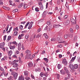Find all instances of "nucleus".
I'll return each mask as SVG.
<instances>
[{"label": "nucleus", "instance_id": "nucleus-1", "mask_svg": "<svg viewBox=\"0 0 80 80\" xmlns=\"http://www.w3.org/2000/svg\"><path fill=\"white\" fill-rule=\"evenodd\" d=\"M11 75L13 76L15 80H16L18 77V73L14 72H11Z\"/></svg>", "mask_w": 80, "mask_h": 80}, {"label": "nucleus", "instance_id": "nucleus-2", "mask_svg": "<svg viewBox=\"0 0 80 80\" xmlns=\"http://www.w3.org/2000/svg\"><path fill=\"white\" fill-rule=\"evenodd\" d=\"M73 63H72V62H69V67L70 68L71 70H73Z\"/></svg>", "mask_w": 80, "mask_h": 80}, {"label": "nucleus", "instance_id": "nucleus-3", "mask_svg": "<svg viewBox=\"0 0 80 80\" xmlns=\"http://www.w3.org/2000/svg\"><path fill=\"white\" fill-rule=\"evenodd\" d=\"M67 75H66V77H65V80H68V79L70 78L71 75L70 74H67Z\"/></svg>", "mask_w": 80, "mask_h": 80}, {"label": "nucleus", "instance_id": "nucleus-4", "mask_svg": "<svg viewBox=\"0 0 80 80\" xmlns=\"http://www.w3.org/2000/svg\"><path fill=\"white\" fill-rule=\"evenodd\" d=\"M12 64L13 65V67L14 68L17 67H18V64L17 63H16V62H12Z\"/></svg>", "mask_w": 80, "mask_h": 80}, {"label": "nucleus", "instance_id": "nucleus-5", "mask_svg": "<svg viewBox=\"0 0 80 80\" xmlns=\"http://www.w3.org/2000/svg\"><path fill=\"white\" fill-rule=\"evenodd\" d=\"M64 68L66 71L67 74H70V72L68 70V69L66 67H64Z\"/></svg>", "mask_w": 80, "mask_h": 80}, {"label": "nucleus", "instance_id": "nucleus-6", "mask_svg": "<svg viewBox=\"0 0 80 80\" xmlns=\"http://www.w3.org/2000/svg\"><path fill=\"white\" fill-rule=\"evenodd\" d=\"M62 63L64 64L66 66L67 65V61L65 59H64L62 60Z\"/></svg>", "mask_w": 80, "mask_h": 80}, {"label": "nucleus", "instance_id": "nucleus-7", "mask_svg": "<svg viewBox=\"0 0 80 80\" xmlns=\"http://www.w3.org/2000/svg\"><path fill=\"white\" fill-rule=\"evenodd\" d=\"M31 55H26L25 57L26 59H30V60H32V58L31 57Z\"/></svg>", "mask_w": 80, "mask_h": 80}, {"label": "nucleus", "instance_id": "nucleus-8", "mask_svg": "<svg viewBox=\"0 0 80 80\" xmlns=\"http://www.w3.org/2000/svg\"><path fill=\"white\" fill-rule=\"evenodd\" d=\"M13 53V52L12 50H10V51H8L7 52V53L8 56H11Z\"/></svg>", "mask_w": 80, "mask_h": 80}, {"label": "nucleus", "instance_id": "nucleus-9", "mask_svg": "<svg viewBox=\"0 0 80 80\" xmlns=\"http://www.w3.org/2000/svg\"><path fill=\"white\" fill-rule=\"evenodd\" d=\"M61 40V42H59V43H65L66 45H67L68 44V42H67L64 41H63V39L62 38H61L60 39Z\"/></svg>", "mask_w": 80, "mask_h": 80}, {"label": "nucleus", "instance_id": "nucleus-10", "mask_svg": "<svg viewBox=\"0 0 80 80\" xmlns=\"http://www.w3.org/2000/svg\"><path fill=\"white\" fill-rule=\"evenodd\" d=\"M25 53L26 55H31V52L28 50H27L25 52Z\"/></svg>", "mask_w": 80, "mask_h": 80}, {"label": "nucleus", "instance_id": "nucleus-11", "mask_svg": "<svg viewBox=\"0 0 80 80\" xmlns=\"http://www.w3.org/2000/svg\"><path fill=\"white\" fill-rule=\"evenodd\" d=\"M36 35L35 34H34V35L31 36L30 38V41H31V42H32V41H33V39H34L35 38Z\"/></svg>", "mask_w": 80, "mask_h": 80}, {"label": "nucleus", "instance_id": "nucleus-12", "mask_svg": "<svg viewBox=\"0 0 80 80\" xmlns=\"http://www.w3.org/2000/svg\"><path fill=\"white\" fill-rule=\"evenodd\" d=\"M33 22H30V24L28 26V29H31L32 27V24H33Z\"/></svg>", "mask_w": 80, "mask_h": 80}, {"label": "nucleus", "instance_id": "nucleus-13", "mask_svg": "<svg viewBox=\"0 0 80 80\" xmlns=\"http://www.w3.org/2000/svg\"><path fill=\"white\" fill-rule=\"evenodd\" d=\"M28 66L29 68H31V67H33V63H32V62H30L28 63Z\"/></svg>", "mask_w": 80, "mask_h": 80}, {"label": "nucleus", "instance_id": "nucleus-14", "mask_svg": "<svg viewBox=\"0 0 80 80\" xmlns=\"http://www.w3.org/2000/svg\"><path fill=\"white\" fill-rule=\"evenodd\" d=\"M9 48L11 50H13V49H15V45L10 46Z\"/></svg>", "mask_w": 80, "mask_h": 80}, {"label": "nucleus", "instance_id": "nucleus-15", "mask_svg": "<svg viewBox=\"0 0 80 80\" xmlns=\"http://www.w3.org/2000/svg\"><path fill=\"white\" fill-rule=\"evenodd\" d=\"M18 80H24V78L23 77L22 75L19 77L18 79Z\"/></svg>", "mask_w": 80, "mask_h": 80}, {"label": "nucleus", "instance_id": "nucleus-16", "mask_svg": "<svg viewBox=\"0 0 80 80\" xmlns=\"http://www.w3.org/2000/svg\"><path fill=\"white\" fill-rule=\"evenodd\" d=\"M61 27V26L59 24L57 25L54 24L53 25V27L54 28H58V27Z\"/></svg>", "mask_w": 80, "mask_h": 80}, {"label": "nucleus", "instance_id": "nucleus-17", "mask_svg": "<svg viewBox=\"0 0 80 80\" xmlns=\"http://www.w3.org/2000/svg\"><path fill=\"white\" fill-rule=\"evenodd\" d=\"M60 72L62 75H65L66 74V72L63 70H62L60 71Z\"/></svg>", "mask_w": 80, "mask_h": 80}, {"label": "nucleus", "instance_id": "nucleus-18", "mask_svg": "<svg viewBox=\"0 0 80 80\" xmlns=\"http://www.w3.org/2000/svg\"><path fill=\"white\" fill-rule=\"evenodd\" d=\"M2 8L6 10H9L10 9V8H8L7 7L5 6H3Z\"/></svg>", "mask_w": 80, "mask_h": 80}, {"label": "nucleus", "instance_id": "nucleus-19", "mask_svg": "<svg viewBox=\"0 0 80 80\" xmlns=\"http://www.w3.org/2000/svg\"><path fill=\"white\" fill-rule=\"evenodd\" d=\"M24 74L25 76H28V72L27 71H24Z\"/></svg>", "mask_w": 80, "mask_h": 80}, {"label": "nucleus", "instance_id": "nucleus-20", "mask_svg": "<svg viewBox=\"0 0 80 80\" xmlns=\"http://www.w3.org/2000/svg\"><path fill=\"white\" fill-rule=\"evenodd\" d=\"M47 14V11H45L43 12L42 15L43 17H45V16H46V14Z\"/></svg>", "mask_w": 80, "mask_h": 80}, {"label": "nucleus", "instance_id": "nucleus-21", "mask_svg": "<svg viewBox=\"0 0 80 80\" xmlns=\"http://www.w3.org/2000/svg\"><path fill=\"white\" fill-rule=\"evenodd\" d=\"M72 24V25H75L76 24V20H72L71 21Z\"/></svg>", "mask_w": 80, "mask_h": 80}, {"label": "nucleus", "instance_id": "nucleus-22", "mask_svg": "<svg viewBox=\"0 0 80 80\" xmlns=\"http://www.w3.org/2000/svg\"><path fill=\"white\" fill-rule=\"evenodd\" d=\"M23 5V3L22 2L21 4H19L18 6V8H21V7H22V6Z\"/></svg>", "mask_w": 80, "mask_h": 80}, {"label": "nucleus", "instance_id": "nucleus-23", "mask_svg": "<svg viewBox=\"0 0 80 80\" xmlns=\"http://www.w3.org/2000/svg\"><path fill=\"white\" fill-rule=\"evenodd\" d=\"M73 67L75 69H77L78 68V65L77 64H75L74 65Z\"/></svg>", "mask_w": 80, "mask_h": 80}, {"label": "nucleus", "instance_id": "nucleus-24", "mask_svg": "<svg viewBox=\"0 0 80 80\" xmlns=\"http://www.w3.org/2000/svg\"><path fill=\"white\" fill-rule=\"evenodd\" d=\"M52 28V25H51L50 26V27L49 26V27L48 28L47 30H48V31H50V30H51Z\"/></svg>", "mask_w": 80, "mask_h": 80}, {"label": "nucleus", "instance_id": "nucleus-25", "mask_svg": "<svg viewBox=\"0 0 80 80\" xmlns=\"http://www.w3.org/2000/svg\"><path fill=\"white\" fill-rule=\"evenodd\" d=\"M45 38H46V39H47V38H48V36L47 35V34L46 33H44L43 34Z\"/></svg>", "mask_w": 80, "mask_h": 80}, {"label": "nucleus", "instance_id": "nucleus-26", "mask_svg": "<svg viewBox=\"0 0 80 80\" xmlns=\"http://www.w3.org/2000/svg\"><path fill=\"white\" fill-rule=\"evenodd\" d=\"M11 38H12V36H8V39L7 40V42H9L10 40L11 39Z\"/></svg>", "mask_w": 80, "mask_h": 80}, {"label": "nucleus", "instance_id": "nucleus-27", "mask_svg": "<svg viewBox=\"0 0 80 80\" xmlns=\"http://www.w3.org/2000/svg\"><path fill=\"white\" fill-rule=\"evenodd\" d=\"M4 45H5V43L4 42L1 43L0 44V47H4Z\"/></svg>", "mask_w": 80, "mask_h": 80}, {"label": "nucleus", "instance_id": "nucleus-28", "mask_svg": "<svg viewBox=\"0 0 80 80\" xmlns=\"http://www.w3.org/2000/svg\"><path fill=\"white\" fill-rule=\"evenodd\" d=\"M76 58V56H75L74 57L72 58V59L70 60V62H72L74 61V60Z\"/></svg>", "mask_w": 80, "mask_h": 80}, {"label": "nucleus", "instance_id": "nucleus-29", "mask_svg": "<svg viewBox=\"0 0 80 80\" xmlns=\"http://www.w3.org/2000/svg\"><path fill=\"white\" fill-rule=\"evenodd\" d=\"M47 24L48 25L49 27H50V26L52 25H51V22H50V21H48L47 22Z\"/></svg>", "mask_w": 80, "mask_h": 80}, {"label": "nucleus", "instance_id": "nucleus-30", "mask_svg": "<svg viewBox=\"0 0 80 80\" xmlns=\"http://www.w3.org/2000/svg\"><path fill=\"white\" fill-rule=\"evenodd\" d=\"M40 10H43V5H41L39 6Z\"/></svg>", "mask_w": 80, "mask_h": 80}, {"label": "nucleus", "instance_id": "nucleus-31", "mask_svg": "<svg viewBox=\"0 0 80 80\" xmlns=\"http://www.w3.org/2000/svg\"><path fill=\"white\" fill-rule=\"evenodd\" d=\"M43 59L44 60L46 61V63H48V60L47 58H44Z\"/></svg>", "mask_w": 80, "mask_h": 80}, {"label": "nucleus", "instance_id": "nucleus-32", "mask_svg": "<svg viewBox=\"0 0 80 80\" xmlns=\"http://www.w3.org/2000/svg\"><path fill=\"white\" fill-rule=\"evenodd\" d=\"M35 10L36 12H39V10H40V9L38 7H36L35 8Z\"/></svg>", "mask_w": 80, "mask_h": 80}, {"label": "nucleus", "instance_id": "nucleus-33", "mask_svg": "<svg viewBox=\"0 0 80 80\" xmlns=\"http://www.w3.org/2000/svg\"><path fill=\"white\" fill-rule=\"evenodd\" d=\"M44 75L45 74H44L43 72H41L40 74V75L41 77H43Z\"/></svg>", "mask_w": 80, "mask_h": 80}, {"label": "nucleus", "instance_id": "nucleus-34", "mask_svg": "<svg viewBox=\"0 0 80 80\" xmlns=\"http://www.w3.org/2000/svg\"><path fill=\"white\" fill-rule=\"evenodd\" d=\"M14 35L15 36H17V35H18V32L17 31H15L14 33Z\"/></svg>", "mask_w": 80, "mask_h": 80}, {"label": "nucleus", "instance_id": "nucleus-35", "mask_svg": "<svg viewBox=\"0 0 80 80\" xmlns=\"http://www.w3.org/2000/svg\"><path fill=\"white\" fill-rule=\"evenodd\" d=\"M68 37H69V35H66L64 36V38H68Z\"/></svg>", "mask_w": 80, "mask_h": 80}, {"label": "nucleus", "instance_id": "nucleus-36", "mask_svg": "<svg viewBox=\"0 0 80 80\" xmlns=\"http://www.w3.org/2000/svg\"><path fill=\"white\" fill-rule=\"evenodd\" d=\"M58 69H60L62 68V66L60 64H58Z\"/></svg>", "mask_w": 80, "mask_h": 80}, {"label": "nucleus", "instance_id": "nucleus-37", "mask_svg": "<svg viewBox=\"0 0 80 80\" xmlns=\"http://www.w3.org/2000/svg\"><path fill=\"white\" fill-rule=\"evenodd\" d=\"M7 17L9 20H11V19L13 18V17H11L10 16H8Z\"/></svg>", "mask_w": 80, "mask_h": 80}, {"label": "nucleus", "instance_id": "nucleus-38", "mask_svg": "<svg viewBox=\"0 0 80 80\" xmlns=\"http://www.w3.org/2000/svg\"><path fill=\"white\" fill-rule=\"evenodd\" d=\"M12 44H14V45H18V43H17L16 41H13L12 42Z\"/></svg>", "mask_w": 80, "mask_h": 80}, {"label": "nucleus", "instance_id": "nucleus-39", "mask_svg": "<svg viewBox=\"0 0 80 80\" xmlns=\"http://www.w3.org/2000/svg\"><path fill=\"white\" fill-rule=\"evenodd\" d=\"M24 9H25V8H27V7H28V6L26 4L24 3Z\"/></svg>", "mask_w": 80, "mask_h": 80}, {"label": "nucleus", "instance_id": "nucleus-40", "mask_svg": "<svg viewBox=\"0 0 80 80\" xmlns=\"http://www.w3.org/2000/svg\"><path fill=\"white\" fill-rule=\"evenodd\" d=\"M0 70L1 71L3 72H5V70H4V69L2 67H1V68H0Z\"/></svg>", "mask_w": 80, "mask_h": 80}, {"label": "nucleus", "instance_id": "nucleus-41", "mask_svg": "<svg viewBox=\"0 0 80 80\" xmlns=\"http://www.w3.org/2000/svg\"><path fill=\"white\" fill-rule=\"evenodd\" d=\"M30 23V22H28L27 24H26L25 26V28H27V27L28 25V24Z\"/></svg>", "mask_w": 80, "mask_h": 80}, {"label": "nucleus", "instance_id": "nucleus-42", "mask_svg": "<svg viewBox=\"0 0 80 80\" xmlns=\"http://www.w3.org/2000/svg\"><path fill=\"white\" fill-rule=\"evenodd\" d=\"M19 53H20V52H19V51H18V50H16L15 52V54H16L17 55Z\"/></svg>", "mask_w": 80, "mask_h": 80}, {"label": "nucleus", "instance_id": "nucleus-43", "mask_svg": "<svg viewBox=\"0 0 80 80\" xmlns=\"http://www.w3.org/2000/svg\"><path fill=\"white\" fill-rule=\"evenodd\" d=\"M0 48L4 52L5 51V47L4 46L2 47H1Z\"/></svg>", "mask_w": 80, "mask_h": 80}, {"label": "nucleus", "instance_id": "nucleus-44", "mask_svg": "<svg viewBox=\"0 0 80 80\" xmlns=\"http://www.w3.org/2000/svg\"><path fill=\"white\" fill-rule=\"evenodd\" d=\"M18 12V9H16L15 10H13L12 11V12H13V13H15V12Z\"/></svg>", "mask_w": 80, "mask_h": 80}, {"label": "nucleus", "instance_id": "nucleus-45", "mask_svg": "<svg viewBox=\"0 0 80 80\" xmlns=\"http://www.w3.org/2000/svg\"><path fill=\"white\" fill-rule=\"evenodd\" d=\"M58 48H62V45L61 44H59L57 46Z\"/></svg>", "mask_w": 80, "mask_h": 80}, {"label": "nucleus", "instance_id": "nucleus-46", "mask_svg": "<svg viewBox=\"0 0 80 80\" xmlns=\"http://www.w3.org/2000/svg\"><path fill=\"white\" fill-rule=\"evenodd\" d=\"M4 76H5V77H7V75H8V72H7L6 73L5 72V71H4Z\"/></svg>", "mask_w": 80, "mask_h": 80}, {"label": "nucleus", "instance_id": "nucleus-47", "mask_svg": "<svg viewBox=\"0 0 80 80\" xmlns=\"http://www.w3.org/2000/svg\"><path fill=\"white\" fill-rule=\"evenodd\" d=\"M70 32L71 33H73V30L72 28H70Z\"/></svg>", "mask_w": 80, "mask_h": 80}, {"label": "nucleus", "instance_id": "nucleus-48", "mask_svg": "<svg viewBox=\"0 0 80 80\" xmlns=\"http://www.w3.org/2000/svg\"><path fill=\"white\" fill-rule=\"evenodd\" d=\"M41 35H42L40 34H38L37 35L36 38H39V37H41Z\"/></svg>", "mask_w": 80, "mask_h": 80}, {"label": "nucleus", "instance_id": "nucleus-49", "mask_svg": "<svg viewBox=\"0 0 80 80\" xmlns=\"http://www.w3.org/2000/svg\"><path fill=\"white\" fill-rule=\"evenodd\" d=\"M23 26L21 25L19 26V28L20 29V30H22V28H23Z\"/></svg>", "mask_w": 80, "mask_h": 80}, {"label": "nucleus", "instance_id": "nucleus-50", "mask_svg": "<svg viewBox=\"0 0 80 80\" xmlns=\"http://www.w3.org/2000/svg\"><path fill=\"white\" fill-rule=\"evenodd\" d=\"M6 38H7V35H5L4 36V38H3V39L4 41L6 40Z\"/></svg>", "mask_w": 80, "mask_h": 80}, {"label": "nucleus", "instance_id": "nucleus-51", "mask_svg": "<svg viewBox=\"0 0 80 80\" xmlns=\"http://www.w3.org/2000/svg\"><path fill=\"white\" fill-rule=\"evenodd\" d=\"M25 79L26 80H28L29 79H30V78L28 77H26L25 78Z\"/></svg>", "mask_w": 80, "mask_h": 80}, {"label": "nucleus", "instance_id": "nucleus-52", "mask_svg": "<svg viewBox=\"0 0 80 80\" xmlns=\"http://www.w3.org/2000/svg\"><path fill=\"white\" fill-rule=\"evenodd\" d=\"M57 78L58 79H60V75L58 74H57Z\"/></svg>", "mask_w": 80, "mask_h": 80}, {"label": "nucleus", "instance_id": "nucleus-53", "mask_svg": "<svg viewBox=\"0 0 80 80\" xmlns=\"http://www.w3.org/2000/svg\"><path fill=\"white\" fill-rule=\"evenodd\" d=\"M13 78V77L10 76L9 78H8V80H12Z\"/></svg>", "mask_w": 80, "mask_h": 80}, {"label": "nucleus", "instance_id": "nucleus-54", "mask_svg": "<svg viewBox=\"0 0 80 80\" xmlns=\"http://www.w3.org/2000/svg\"><path fill=\"white\" fill-rule=\"evenodd\" d=\"M19 62L20 63H23V61H22L21 60V59L20 58H19Z\"/></svg>", "mask_w": 80, "mask_h": 80}, {"label": "nucleus", "instance_id": "nucleus-55", "mask_svg": "<svg viewBox=\"0 0 80 80\" xmlns=\"http://www.w3.org/2000/svg\"><path fill=\"white\" fill-rule=\"evenodd\" d=\"M41 31V28H39L37 32H40Z\"/></svg>", "mask_w": 80, "mask_h": 80}, {"label": "nucleus", "instance_id": "nucleus-56", "mask_svg": "<svg viewBox=\"0 0 80 80\" xmlns=\"http://www.w3.org/2000/svg\"><path fill=\"white\" fill-rule=\"evenodd\" d=\"M66 7H67V8H68V7L69 6L68 5V2H66Z\"/></svg>", "mask_w": 80, "mask_h": 80}, {"label": "nucleus", "instance_id": "nucleus-57", "mask_svg": "<svg viewBox=\"0 0 80 80\" xmlns=\"http://www.w3.org/2000/svg\"><path fill=\"white\" fill-rule=\"evenodd\" d=\"M75 28L76 29H77V30H78V28H79V27L78 26V25H76V27H75Z\"/></svg>", "mask_w": 80, "mask_h": 80}, {"label": "nucleus", "instance_id": "nucleus-58", "mask_svg": "<svg viewBox=\"0 0 80 80\" xmlns=\"http://www.w3.org/2000/svg\"><path fill=\"white\" fill-rule=\"evenodd\" d=\"M29 37V36L26 35L25 37V39H28V38Z\"/></svg>", "mask_w": 80, "mask_h": 80}, {"label": "nucleus", "instance_id": "nucleus-59", "mask_svg": "<svg viewBox=\"0 0 80 80\" xmlns=\"http://www.w3.org/2000/svg\"><path fill=\"white\" fill-rule=\"evenodd\" d=\"M13 58H17V57L15 55H14L12 56Z\"/></svg>", "mask_w": 80, "mask_h": 80}, {"label": "nucleus", "instance_id": "nucleus-60", "mask_svg": "<svg viewBox=\"0 0 80 80\" xmlns=\"http://www.w3.org/2000/svg\"><path fill=\"white\" fill-rule=\"evenodd\" d=\"M44 53H45V50H43L41 54H42V55H43V54H44Z\"/></svg>", "mask_w": 80, "mask_h": 80}, {"label": "nucleus", "instance_id": "nucleus-61", "mask_svg": "<svg viewBox=\"0 0 80 80\" xmlns=\"http://www.w3.org/2000/svg\"><path fill=\"white\" fill-rule=\"evenodd\" d=\"M9 2L10 5H12V2L11 0H10Z\"/></svg>", "mask_w": 80, "mask_h": 80}, {"label": "nucleus", "instance_id": "nucleus-62", "mask_svg": "<svg viewBox=\"0 0 80 80\" xmlns=\"http://www.w3.org/2000/svg\"><path fill=\"white\" fill-rule=\"evenodd\" d=\"M48 29V26H46L44 29L45 30H47V29Z\"/></svg>", "mask_w": 80, "mask_h": 80}, {"label": "nucleus", "instance_id": "nucleus-63", "mask_svg": "<svg viewBox=\"0 0 80 80\" xmlns=\"http://www.w3.org/2000/svg\"><path fill=\"white\" fill-rule=\"evenodd\" d=\"M13 71H14V69H13V68H11L10 70V72H13Z\"/></svg>", "mask_w": 80, "mask_h": 80}, {"label": "nucleus", "instance_id": "nucleus-64", "mask_svg": "<svg viewBox=\"0 0 80 80\" xmlns=\"http://www.w3.org/2000/svg\"><path fill=\"white\" fill-rule=\"evenodd\" d=\"M21 42L19 43L18 44V47H21Z\"/></svg>", "mask_w": 80, "mask_h": 80}]
</instances>
